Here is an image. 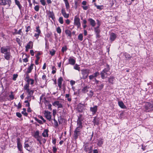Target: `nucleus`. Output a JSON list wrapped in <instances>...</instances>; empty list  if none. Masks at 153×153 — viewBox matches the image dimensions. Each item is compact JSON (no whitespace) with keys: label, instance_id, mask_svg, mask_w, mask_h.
<instances>
[{"label":"nucleus","instance_id":"nucleus-1","mask_svg":"<svg viewBox=\"0 0 153 153\" xmlns=\"http://www.w3.org/2000/svg\"><path fill=\"white\" fill-rule=\"evenodd\" d=\"M10 50V47L9 46H3L1 48V53L4 54V58L7 60H9L12 57Z\"/></svg>","mask_w":153,"mask_h":153},{"label":"nucleus","instance_id":"nucleus-2","mask_svg":"<svg viewBox=\"0 0 153 153\" xmlns=\"http://www.w3.org/2000/svg\"><path fill=\"white\" fill-rule=\"evenodd\" d=\"M110 69L109 65L107 64L106 68H105L100 73L101 77L102 79L106 78L107 76L109 75V72Z\"/></svg>","mask_w":153,"mask_h":153},{"label":"nucleus","instance_id":"nucleus-3","mask_svg":"<svg viewBox=\"0 0 153 153\" xmlns=\"http://www.w3.org/2000/svg\"><path fill=\"white\" fill-rule=\"evenodd\" d=\"M145 111L148 112L153 111V101L146 102L144 105Z\"/></svg>","mask_w":153,"mask_h":153},{"label":"nucleus","instance_id":"nucleus-4","mask_svg":"<svg viewBox=\"0 0 153 153\" xmlns=\"http://www.w3.org/2000/svg\"><path fill=\"white\" fill-rule=\"evenodd\" d=\"M81 129L77 128H76L74 131L73 137L74 139L76 140L78 138V137L81 134Z\"/></svg>","mask_w":153,"mask_h":153},{"label":"nucleus","instance_id":"nucleus-5","mask_svg":"<svg viewBox=\"0 0 153 153\" xmlns=\"http://www.w3.org/2000/svg\"><path fill=\"white\" fill-rule=\"evenodd\" d=\"M74 21V25L77 26L78 29L81 26V23L79 17L77 16H75Z\"/></svg>","mask_w":153,"mask_h":153},{"label":"nucleus","instance_id":"nucleus-6","mask_svg":"<svg viewBox=\"0 0 153 153\" xmlns=\"http://www.w3.org/2000/svg\"><path fill=\"white\" fill-rule=\"evenodd\" d=\"M84 150L86 152H87L88 151H89V152L88 153H91L92 152L93 147L92 146H90L89 147L88 143H85L83 146Z\"/></svg>","mask_w":153,"mask_h":153},{"label":"nucleus","instance_id":"nucleus-7","mask_svg":"<svg viewBox=\"0 0 153 153\" xmlns=\"http://www.w3.org/2000/svg\"><path fill=\"white\" fill-rule=\"evenodd\" d=\"M82 74L85 78L87 77L90 72V70L88 69H83L81 70Z\"/></svg>","mask_w":153,"mask_h":153},{"label":"nucleus","instance_id":"nucleus-8","mask_svg":"<svg viewBox=\"0 0 153 153\" xmlns=\"http://www.w3.org/2000/svg\"><path fill=\"white\" fill-rule=\"evenodd\" d=\"M51 112L48 111H45L44 114L46 118L49 121H51Z\"/></svg>","mask_w":153,"mask_h":153},{"label":"nucleus","instance_id":"nucleus-9","mask_svg":"<svg viewBox=\"0 0 153 153\" xmlns=\"http://www.w3.org/2000/svg\"><path fill=\"white\" fill-rule=\"evenodd\" d=\"M17 146L19 151L21 152L22 151V147L20 141V139L19 138H18L17 139Z\"/></svg>","mask_w":153,"mask_h":153},{"label":"nucleus","instance_id":"nucleus-10","mask_svg":"<svg viewBox=\"0 0 153 153\" xmlns=\"http://www.w3.org/2000/svg\"><path fill=\"white\" fill-rule=\"evenodd\" d=\"M1 4L5 5L7 4L10 6L11 2L10 0H1Z\"/></svg>","mask_w":153,"mask_h":153},{"label":"nucleus","instance_id":"nucleus-11","mask_svg":"<svg viewBox=\"0 0 153 153\" xmlns=\"http://www.w3.org/2000/svg\"><path fill=\"white\" fill-rule=\"evenodd\" d=\"M84 107L85 106L84 104L81 103L79 104L77 108L78 111L79 112H82L83 110H84Z\"/></svg>","mask_w":153,"mask_h":153},{"label":"nucleus","instance_id":"nucleus-12","mask_svg":"<svg viewBox=\"0 0 153 153\" xmlns=\"http://www.w3.org/2000/svg\"><path fill=\"white\" fill-rule=\"evenodd\" d=\"M53 105L55 106H57L58 108H62L63 107V105L61 103H59V101H54L53 103Z\"/></svg>","mask_w":153,"mask_h":153},{"label":"nucleus","instance_id":"nucleus-13","mask_svg":"<svg viewBox=\"0 0 153 153\" xmlns=\"http://www.w3.org/2000/svg\"><path fill=\"white\" fill-rule=\"evenodd\" d=\"M61 11L62 15L65 18H68L69 17V14L66 13L65 8H62Z\"/></svg>","mask_w":153,"mask_h":153},{"label":"nucleus","instance_id":"nucleus-14","mask_svg":"<svg viewBox=\"0 0 153 153\" xmlns=\"http://www.w3.org/2000/svg\"><path fill=\"white\" fill-rule=\"evenodd\" d=\"M34 64H31L30 66H29L27 68V70L26 73L27 74H29L31 73L32 70L33 69Z\"/></svg>","mask_w":153,"mask_h":153},{"label":"nucleus","instance_id":"nucleus-15","mask_svg":"<svg viewBox=\"0 0 153 153\" xmlns=\"http://www.w3.org/2000/svg\"><path fill=\"white\" fill-rule=\"evenodd\" d=\"M76 62L75 59L70 57L68 59V63L72 65H74Z\"/></svg>","mask_w":153,"mask_h":153},{"label":"nucleus","instance_id":"nucleus-16","mask_svg":"<svg viewBox=\"0 0 153 153\" xmlns=\"http://www.w3.org/2000/svg\"><path fill=\"white\" fill-rule=\"evenodd\" d=\"M58 85L59 88H62V82L63 81V79L62 77H60L58 80Z\"/></svg>","mask_w":153,"mask_h":153},{"label":"nucleus","instance_id":"nucleus-17","mask_svg":"<svg viewBox=\"0 0 153 153\" xmlns=\"http://www.w3.org/2000/svg\"><path fill=\"white\" fill-rule=\"evenodd\" d=\"M97 110V105H95L93 107H91L90 108V111L92 112V114H95Z\"/></svg>","mask_w":153,"mask_h":153},{"label":"nucleus","instance_id":"nucleus-18","mask_svg":"<svg viewBox=\"0 0 153 153\" xmlns=\"http://www.w3.org/2000/svg\"><path fill=\"white\" fill-rule=\"evenodd\" d=\"M88 21L90 22L91 25L93 27H94L96 25V22L92 18H89L88 19Z\"/></svg>","mask_w":153,"mask_h":153},{"label":"nucleus","instance_id":"nucleus-19","mask_svg":"<svg viewBox=\"0 0 153 153\" xmlns=\"http://www.w3.org/2000/svg\"><path fill=\"white\" fill-rule=\"evenodd\" d=\"M24 147L29 152H31V147L29 145L25 142L24 143Z\"/></svg>","mask_w":153,"mask_h":153},{"label":"nucleus","instance_id":"nucleus-20","mask_svg":"<svg viewBox=\"0 0 153 153\" xmlns=\"http://www.w3.org/2000/svg\"><path fill=\"white\" fill-rule=\"evenodd\" d=\"M48 131H49L48 129H45L42 134V136L44 137H48Z\"/></svg>","mask_w":153,"mask_h":153},{"label":"nucleus","instance_id":"nucleus-21","mask_svg":"<svg viewBox=\"0 0 153 153\" xmlns=\"http://www.w3.org/2000/svg\"><path fill=\"white\" fill-rule=\"evenodd\" d=\"M33 46V42L30 41L27 43L25 47V48L27 49L32 48Z\"/></svg>","mask_w":153,"mask_h":153},{"label":"nucleus","instance_id":"nucleus-22","mask_svg":"<svg viewBox=\"0 0 153 153\" xmlns=\"http://www.w3.org/2000/svg\"><path fill=\"white\" fill-rule=\"evenodd\" d=\"M116 34L114 33H111L110 35V39L111 41H114L116 39Z\"/></svg>","mask_w":153,"mask_h":153},{"label":"nucleus","instance_id":"nucleus-23","mask_svg":"<svg viewBox=\"0 0 153 153\" xmlns=\"http://www.w3.org/2000/svg\"><path fill=\"white\" fill-rule=\"evenodd\" d=\"M65 33L68 37H69L70 38L71 37L72 33L70 30L68 29L65 30Z\"/></svg>","mask_w":153,"mask_h":153},{"label":"nucleus","instance_id":"nucleus-24","mask_svg":"<svg viewBox=\"0 0 153 153\" xmlns=\"http://www.w3.org/2000/svg\"><path fill=\"white\" fill-rule=\"evenodd\" d=\"M118 104L119 105L120 107L122 108H126V105H125L122 101H119L118 102Z\"/></svg>","mask_w":153,"mask_h":153},{"label":"nucleus","instance_id":"nucleus-25","mask_svg":"<svg viewBox=\"0 0 153 153\" xmlns=\"http://www.w3.org/2000/svg\"><path fill=\"white\" fill-rule=\"evenodd\" d=\"M34 137L36 138H42L41 136H39V131H36L34 133Z\"/></svg>","mask_w":153,"mask_h":153},{"label":"nucleus","instance_id":"nucleus-26","mask_svg":"<svg viewBox=\"0 0 153 153\" xmlns=\"http://www.w3.org/2000/svg\"><path fill=\"white\" fill-rule=\"evenodd\" d=\"M77 124L78 126L76 128H77L80 129H81L82 128V122L77 121Z\"/></svg>","mask_w":153,"mask_h":153},{"label":"nucleus","instance_id":"nucleus-27","mask_svg":"<svg viewBox=\"0 0 153 153\" xmlns=\"http://www.w3.org/2000/svg\"><path fill=\"white\" fill-rule=\"evenodd\" d=\"M94 5L96 7L97 9L99 10H102L104 6L102 5H97L95 3H94Z\"/></svg>","mask_w":153,"mask_h":153},{"label":"nucleus","instance_id":"nucleus-28","mask_svg":"<svg viewBox=\"0 0 153 153\" xmlns=\"http://www.w3.org/2000/svg\"><path fill=\"white\" fill-rule=\"evenodd\" d=\"M49 17L52 18V19H53L54 18V15L53 12L49 11Z\"/></svg>","mask_w":153,"mask_h":153},{"label":"nucleus","instance_id":"nucleus-29","mask_svg":"<svg viewBox=\"0 0 153 153\" xmlns=\"http://www.w3.org/2000/svg\"><path fill=\"white\" fill-rule=\"evenodd\" d=\"M15 1L16 4L18 6L19 9L21 10L22 7V6L20 4L19 1L17 0H15Z\"/></svg>","mask_w":153,"mask_h":153},{"label":"nucleus","instance_id":"nucleus-30","mask_svg":"<svg viewBox=\"0 0 153 153\" xmlns=\"http://www.w3.org/2000/svg\"><path fill=\"white\" fill-rule=\"evenodd\" d=\"M78 39L81 41L83 39V35L82 33L79 34L78 36Z\"/></svg>","mask_w":153,"mask_h":153},{"label":"nucleus","instance_id":"nucleus-31","mask_svg":"<svg viewBox=\"0 0 153 153\" xmlns=\"http://www.w3.org/2000/svg\"><path fill=\"white\" fill-rule=\"evenodd\" d=\"M124 56L125 58L127 59H130L131 58V56L129 54L126 53H125Z\"/></svg>","mask_w":153,"mask_h":153},{"label":"nucleus","instance_id":"nucleus-32","mask_svg":"<svg viewBox=\"0 0 153 153\" xmlns=\"http://www.w3.org/2000/svg\"><path fill=\"white\" fill-rule=\"evenodd\" d=\"M83 120V118H82V114H79V116H78V119L77 120V121L82 122Z\"/></svg>","mask_w":153,"mask_h":153},{"label":"nucleus","instance_id":"nucleus-33","mask_svg":"<svg viewBox=\"0 0 153 153\" xmlns=\"http://www.w3.org/2000/svg\"><path fill=\"white\" fill-rule=\"evenodd\" d=\"M74 68L75 70H78L79 71L80 70V67H79V65L77 64L75 65L74 66Z\"/></svg>","mask_w":153,"mask_h":153},{"label":"nucleus","instance_id":"nucleus-34","mask_svg":"<svg viewBox=\"0 0 153 153\" xmlns=\"http://www.w3.org/2000/svg\"><path fill=\"white\" fill-rule=\"evenodd\" d=\"M36 31L38 34H40L41 33V30L40 29V27L39 26L36 27Z\"/></svg>","mask_w":153,"mask_h":153},{"label":"nucleus","instance_id":"nucleus-35","mask_svg":"<svg viewBox=\"0 0 153 153\" xmlns=\"http://www.w3.org/2000/svg\"><path fill=\"white\" fill-rule=\"evenodd\" d=\"M99 28L98 27H95L94 28V31L96 33H100V30L99 29Z\"/></svg>","mask_w":153,"mask_h":153},{"label":"nucleus","instance_id":"nucleus-36","mask_svg":"<svg viewBox=\"0 0 153 153\" xmlns=\"http://www.w3.org/2000/svg\"><path fill=\"white\" fill-rule=\"evenodd\" d=\"M53 121L54 126L55 128H57L58 126V124L57 121L55 119H54Z\"/></svg>","mask_w":153,"mask_h":153},{"label":"nucleus","instance_id":"nucleus-37","mask_svg":"<svg viewBox=\"0 0 153 153\" xmlns=\"http://www.w3.org/2000/svg\"><path fill=\"white\" fill-rule=\"evenodd\" d=\"M65 97L67 98V100L68 101L70 102L71 101V99L69 94H65Z\"/></svg>","mask_w":153,"mask_h":153},{"label":"nucleus","instance_id":"nucleus-38","mask_svg":"<svg viewBox=\"0 0 153 153\" xmlns=\"http://www.w3.org/2000/svg\"><path fill=\"white\" fill-rule=\"evenodd\" d=\"M14 34H19L21 35H22V29H20L18 30L17 32H14Z\"/></svg>","mask_w":153,"mask_h":153},{"label":"nucleus","instance_id":"nucleus-39","mask_svg":"<svg viewBox=\"0 0 153 153\" xmlns=\"http://www.w3.org/2000/svg\"><path fill=\"white\" fill-rule=\"evenodd\" d=\"M88 91V87L85 86L82 89V91L83 93H85Z\"/></svg>","mask_w":153,"mask_h":153},{"label":"nucleus","instance_id":"nucleus-40","mask_svg":"<svg viewBox=\"0 0 153 153\" xmlns=\"http://www.w3.org/2000/svg\"><path fill=\"white\" fill-rule=\"evenodd\" d=\"M66 8L67 10H68L70 8V5L68 1H66L65 2Z\"/></svg>","mask_w":153,"mask_h":153},{"label":"nucleus","instance_id":"nucleus-41","mask_svg":"<svg viewBox=\"0 0 153 153\" xmlns=\"http://www.w3.org/2000/svg\"><path fill=\"white\" fill-rule=\"evenodd\" d=\"M135 0H126V2L128 5H131Z\"/></svg>","mask_w":153,"mask_h":153},{"label":"nucleus","instance_id":"nucleus-42","mask_svg":"<svg viewBox=\"0 0 153 153\" xmlns=\"http://www.w3.org/2000/svg\"><path fill=\"white\" fill-rule=\"evenodd\" d=\"M34 119L37 122L40 124H43V122L41 120H39L38 119H37L36 117H35L34 118Z\"/></svg>","mask_w":153,"mask_h":153},{"label":"nucleus","instance_id":"nucleus-43","mask_svg":"<svg viewBox=\"0 0 153 153\" xmlns=\"http://www.w3.org/2000/svg\"><path fill=\"white\" fill-rule=\"evenodd\" d=\"M55 52L56 51L53 49L51 51H50V54L52 56H53L55 54Z\"/></svg>","mask_w":153,"mask_h":153},{"label":"nucleus","instance_id":"nucleus-44","mask_svg":"<svg viewBox=\"0 0 153 153\" xmlns=\"http://www.w3.org/2000/svg\"><path fill=\"white\" fill-rule=\"evenodd\" d=\"M103 143V141L102 140H99L98 141L97 145L99 146H101Z\"/></svg>","mask_w":153,"mask_h":153},{"label":"nucleus","instance_id":"nucleus-45","mask_svg":"<svg viewBox=\"0 0 153 153\" xmlns=\"http://www.w3.org/2000/svg\"><path fill=\"white\" fill-rule=\"evenodd\" d=\"M67 50V46H65L62 48L61 51L62 53H64L65 51H66Z\"/></svg>","mask_w":153,"mask_h":153},{"label":"nucleus","instance_id":"nucleus-46","mask_svg":"<svg viewBox=\"0 0 153 153\" xmlns=\"http://www.w3.org/2000/svg\"><path fill=\"white\" fill-rule=\"evenodd\" d=\"M104 84L103 83L101 84L100 85H98L97 88L98 89L101 90L103 88Z\"/></svg>","mask_w":153,"mask_h":153},{"label":"nucleus","instance_id":"nucleus-47","mask_svg":"<svg viewBox=\"0 0 153 153\" xmlns=\"http://www.w3.org/2000/svg\"><path fill=\"white\" fill-rule=\"evenodd\" d=\"M29 84H27L24 86V89L25 90H28L29 88Z\"/></svg>","mask_w":153,"mask_h":153},{"label":"nucleus","instance_id":"nucleus-48","mask_svg":"<svg viewBox=\"0 0 153 153\" xmlns=\"http://www.w3.org/2000/svg\"><path fill=\"white\" fill-rule=\"evenodd\" d=\"M59 21L61 24H63V18L62 17H60L59 19Z\"/></svg>","mask_w":153,"mask_h":153},{"label":"nucleus","instance_id":"nucleus-49","mask_svg":"<svg viewBox=\"0 0 153 153\" xmlns=\"http://www.w3.org/2000/svg\"><path fill=\"white\" fill-rule=\"evenodd\" d=\"M93 122L94 123V125H98L99 124L98 121L96 120L95 118L94 119Z\"/></svg>","mask_w":153,"mask_h":153},{"label":"nucleus","instance_id":"nucleus-50","mask_svg":"<svg viewBox=\"0 0 153 153\" xmlns=\"http://www.w3.org/2000/svg\"><path fill=\"white\" fill-rule=\"evenodd\" d=\"M14 104H14V106H15L16 107H17L18 109H19V108H21V107H22V104L20 103V102H19V103L18 105H16L15 104V103Z\"/></svg>","mask_w":153,"mask_h":153},{"label":"nucleus","instance_id":"nucleus-51","mask_svg":"<svg viewBox=\"0 0 153 153\" xmlns=\"http://www.w3.org/2000/svg\"><path fill=\"white\" fill-rule=\"evenodd\" d=\"M39 7H40L39 5H36L34 7V9L37 12L39 10Z\"/></svg>","mask_w":153,"mask_h":153},{"label":"nucleus","instance_id":"nucleus-52","mask_svg":"<svg viewBox=\"0 0 153 153\" xmlns=\"http://www.w3.org/2000/svg\"><path fill=\"white\" fill-rule=\"evenodd\" d=\"M18 76V75L17 74H14L13 75V79L14 81H15L16 80V79L17 77Z\"/></svg>","mask_w":153,"mask_h":153},{"label":"nucleus","instance_id":"nucleus-53","mask_svg":"<svg viewBox=\"0 0 153 153\" xmlns=\"http://www.w3.org/2000/svg\"><path fill=\"white\" fill-rule=\"evenodd\" d=\"M56 30L57 33L59 34H60L61 33V30L60 27H57L56 28Z\"/></svg>","mask_w":153,"mask_h":153},{"label":"nucleus","instance_id":"nucleus-54","mask_svg":"<svg viewBox=\"0 0 153 153\" xmlns=\"http://www.w3.org/2000/svg\"><path fill=\"white\" fill-rule=\"evenodd\" d=\"M34 91L33 90H31L30 91V92H29V94H28V95H29L30 96L32 97V95H33Z\"/></svg>","mask_w":153,"mask_h":153},{"label":"nucleus","instance_id":"nucleus-55","mask_svg":"<svg viewBox=\"0 0 153 153\" xmlns=\"http://www.w3.org/2000/svg\"><path fill=\"white\" fill-rule=\"evenodd\" d=\"M114 79V77H110L108 79V81L109 82L113 83V81Z\"/></svg>","mask_w":153,"mask_h":153},{"label":"nucleus","instance_id":"nucleus-56","mask_svg":"<svg viewBox=\"0 0 153 153\" xmlns=\"http://www.w3.org/2000/svg\"><path fill=\"white\" fill-rule=\"evenodd\" d=\"M40 2L43 6H45L46 4V3L45 0H40Z\"/></svg>","mask_w":153,"mask_h":153},{"label":"nucleus","instance_id":"nucleus-57","mask_svg":"<svg viewBox=\"0 0 153 153\" xmlns=\"http://www.w3.org/2000/svg\"><path fill=\"white\" fill-rule=\"evenodd\" d=\"M99 75V73L97 71L94 73L93 75V76L95 78L97 77Z\"/></svg>","mask_w":153,"mask_h":153},{"label":"nucleus","instance_id":"nucleus-58","mask_svg":"<svg viewBox=\"0 0 153 153\" xmlns=\"http://www.w3.org/2000/svg\"><path fill=\"white\" fill-rule=\"evenodd\" d=\"M53 153H56L57 151V149L56 148V146H53Z\"/></svg>","mask_w":153,"mask_h":153},{"label":"nucleus","instance_id":"nucleus-59","mask_svg":"<svg viewBox=\"0 0 153 153\" xmlns=\"http://www.w3.org/2000/svg\"><path fill=\"white\" fill-rule=\"evenodd\" d=\"M12 93H13L11 92V94L9 95V97L11 100H13L14 99V96Z\"/></svg>","mask_w":153,"mask_h":153},{"label":"nucleus","instance_id":"nucleus-60","mask_svg":"<svg viewBox=\"0 0 153 153\" xmlns=\"http://www.w3.org/2000/svg\"><path fill=\"white\" fill-rule=\"evenodd\" d=\"M52 143L54 144V146H56V139L55 138H53L52 139Z\"/></svg>","mask_w":153,"mask_h":153},{"label":"nucleus","instance_id":"nucleus-61","mask_svg":"<svg viewBox=\"0 0 153 153\" xmlns=\"http://www.w3.org/2000/svg\"><path fill=\"white\" fill-rule=\"evenodd\" d=\"M16 115L19 118H21L22 116L21 114L20 113L18 112L16 113Z\"/></svg>","mask_w":153,"mask_h":153},{"label":"nucleus","instance_id":"nucleus-62","mask_svg":"<svg viewBox=\"0 0 153 153\" xmlns=\"http://www.w3.org/2000/svg\"><path fill=\"white\" fill-rule=\"evenodd\" d=\"M30 26H28L27 27H26L25 31L27 33L28 32V31L29 30H30Z\"/></svg>","mask_w":153,"mask_h":153},{"label":"nucleus","instance_id":"nucleus-63","mask_svg":"<svg viewBox=\"0 0 153 153\" xmlns=\"http://www.w3.org/2000/svg\"><path fill=\"white\" fill-rule=\"evenodd\" d=\"M58 121L59 124H61L62 123V118L61 117L60 118H59Z\"/></svg>","mask_w":153,"mask_h":153},{"label":"nucleus","instance_id":"nucleus-64","mask_svg":"<svg viewBox=\"0 0 153 153\" xmlns=\"http://www.w3.org/2000/svg\"><path fill=\"white\" fill-rule=\"evenodd\" d=\"M41 54L39 52L37 54H36L35 55V56L36 57V59H37L38 58V59H40L39 57V56Z\"/></svg>","mask_w":153,"mask_h":153}]
</instances>
